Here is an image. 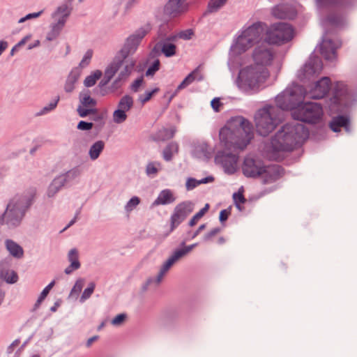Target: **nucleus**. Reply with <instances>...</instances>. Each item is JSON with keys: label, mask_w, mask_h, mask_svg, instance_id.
Instances as JSON below:
<instances>
[{"label": "nucleus", "mask_w": 357, "mask_h": 357, "mask_svg": "<svg viewBox=\"0 0 357 357\" xmlns=\"http://www.w3.org/2000/svg\"><path fill=\"white\" fill-rule=\"evenodd\" d=\"M143 81L144 79L142 77L138 78L136 80H135L133 83L131 84V90L134 92L138 91L139 87L142 86L143 83Z\"/></svg>", "instance_id": "obj_62"}, {"label": "nucleus", "mask_w": 357, "mask_h": 357, "mask_svg": "<svg viewBox=\"0 0 357 357\" xmlns=\"http://www.w3.org/2000/svg\"><path fill=\"white\" fill-rule=\"evenodd\" d=\"M266 28L265 23L257 22L243 30L233 47V51L236 54H241L255 44L259 45L266 31Z\"/></svg>", "instance_id": "obj_4"}, {"label": "nucleus", "mask_w": 357, "mask_h": 357, "mask_svg": "<svg viewBox=\"0 0 357 357\" xmlns=\"http://www.w3.org/2000/svg\"><path fill=\"white\" fill-rule=\"evenodd\" d=\"M92 56H93V51L91 50H87L79 63L80 67L84 68V67L87 66L91 61Z\"/></svg>", "instance_id": "obj_52"}, {"label": "nucleus", "mask_w": 357, "mask_h": 357, "mask_svg": "<svg viewBox=\"0 0 357 357\" xmlns=\"http://www.w3.org/2000/svg\"><path fill=\"white\" fill-rule=\"evenodd\" d=\"M211 105L215 112H218L220 110L222 103L220 102V98H215L211 102Z\"/></svg>", "instance_id": "obj_59"}, {"label": "nucleus", "mask_w": 357, "mask_h": 357, "mask_svg": "<svg viewBox=\"0 0 357 357\" xmlns=\"http://www.w3.org/2000/svg\"><path fill=\"white\" fill-rule=\"evenodd\" d=\"M104 146L105 144L102 141H98L95 142L89 149V154L91 159L93 160L97 159L102 151Z\"/></svg>", "instance_id": "obj_36"}, {"label": "nucleus", "mask_w": 357, "mask_h": 357, "mask_svg": "<svg viewBox=\"0 0 357 357\" xmlns=\"http://www.w3.org/2000/svg\"><path fill=\"white\" fill-rule=\"evenodd\" d=\"M214 178L212 176H208L199 181L190 178L187 180L185 186L188 190H191L198 186L199 184L212 182Z\"/></svg>", "instance_id": "obj_38"}, {"label": "nucleus", "mask_w": 357, "mask_h": 357, "mask_svg": "<svg viewBox=\"0 0 357 357\" xmlns=\"http://www.w3.org/2000/svg\"><path fill=\"white\" fill-rule=\"evenodd\" d=\"M209 208V204H206L205 206L197 213L189 221L190 227L195 226L197 222L204 215Z\"/></svg>", "instance_id": "obj_41"}, {"label": "nucleus", "mask_w": 357, "mask_h": 357, "mask_svg": "<svg viewBox=\"0 0 357 357\" xmlns=\"http://www.w3.org/2000/svg\"><path fill=\"white\" fill-rule=\"evenodd\" d=\"M227 0H211L208 4V10L210 12H215L221 8Z\"/></svg>", "instance_id": "obj_50"}, {"label": "nucleus", "mask_w": 357, "mask_h": 357, "mask_svg": "<svg viewBox=\"0 0 357 357\" xmlns=\"http://www.w3.org/2000/svg\"><path fill=\"white\" fill-rule=\"evenodd\" d=\"M84 285V280L82 278L78 279L76 282L75 285L73 286L70 296H77L79 295V294L81 292L83 287Z\"/></svg>", "instance_id": "obj_44"}, {"label": "nucleus", "mask_w": 357, "mask_h": 357, "mask_svg": "<svg viewBox=\"0 0 357 357\" xmlns=\"http://www.w3.org/2000/svg\"><path fill=\"white\" fill-rule=\"evenodd\" d=\"M101 76L102 72L100 70H95L91 75H89L85 78L84 81V86L86 87L93 86V85H95L96 82L101 77Z\"/></svg>", "instance_id": "obj_39"}, {"label": "nucleus", "mask_w": 357, "mask_h": 357, "mask_svg": "<svg viewBox=\"0 0 357 357\" xmlns=\"http://www.w3.org/2000/svg\"><path fill=\"white\" fill-rule=\"evenodd\" d=\"M148 31L149 29H145L144 28H142L137 30L135 33L128 38L123 50H122L123 56H128L129 54H133L136 51L142 39L146 36Z\"/></svg>", "instance_id": "obj_15"}, {"label": "nucleus", "mask_w": 357, "mask_h": 357, "mask_svg": "<svg viewBox=\"0 0 357 357\" xmlns=\"http://www.w3.org/2000/svg\"><path fill=\"white\" fill-rule=\"evenodd\" d=\"M79 75L80 73L77 69H73L71 70L66 79L64 86V89L66 92L70 93L73 91L75 89V84L77 82Z\"/></svg>", "instance_id": "obj_29"}, {"label": "nucleus", "mask_w": 357, "mask_h": 357, "mask_svg": "<svg viewBox=\"0 0 357 357\" xmlns=\"http://www.w3.org/2000/svg\"><path fill=\"white\" fill-rule=\"evenodd\" d=\"M193 153L195 157L202 159L211 158L212 149L206 143H200L195 146Z\"/></svg>", "instance_id": "obj_27"}, {"label": "nucleus", "mask_w": 357, "mask_h": 357, "mask_svg": "<svg viewBox=\"0 0 357 357\" xmlns=\"http://www.w3.org/2000/svg\"><path fill=\"white\" fill-rule=\"evenodd\" d=\"M125 79H126L121 77L120 76L118 75V77L112 82V84L110 86L111 91L114 92V91H116L117 89H119L122 86L123 82Z\"/></svg>", "instance_id": "obj_56"}, {"label": "nucleus", "mask_w": 357, "mask_h": 357, "mask_svg": "<svg viewBox=\"0 0 357 357\" xmlns=\"http://www.w3.org/2000/svg\"><path fill=\"white\" fill-rule=\"evenodd\" d=\"M294 36V30L291 26L287 23L280 22L272 24L269 28H266L265 41L270 44H283Z\"/></svg>", "instance_id": "obj_9"}, {"label": "nucleus", "mask_w": 357, "mask_h": 357, "mask_svg": "<svg viewBox=\"0 0 357 357\" xmlns=\"http://www.w3.org/2000/svg\"><path fill=\"white\" fill-rule=\"evenodd\" d=\"M66 182V176L61 175L56 178L50 185L47 190V195L49 197H53Z\"/></svg>", "instance_id": "obj_28"}, {"label": "nucleus", "mask_w": 357, "mask_h": 357, "mask_svg": "<svg viewBox=\"0 0 357 357\" xmlns=\"http://www.w3.org/2000/svg\"><path fill=\"white\" fill-rule=\"evenodd\" d=\"M140 202L139 197H132L129 202L127 203L126 206V210L128 212L132 211Z\"/></svg>", "instance_id": "obj_53"}, {"label": "nucleus", "mask_w": 357, "mask_h": 357, "mask_svg": "<svg viewBox=\"0 0 357 357\" xmlns=\"http://www.w3.org/2000/svg\"><path fill=\"white\" fill-rule=\"evenodd\" d=\"M281 111L275 106L268 105L259 109L255 116V121L257 131L262 136L271 132L281 121Z\"/></svg>", "instance_id": "obj_6"}, {"label": "nucleus", "mask_w": 357, "mask_h": 357, "mask_svg": "<svg viewBox=\"0 0 357 357\" xmlns=\"http://www.w3.org/2000/svg\"><path fill=\"white\" fill-rule=\"evenodd\" d=\"M135 65V61L127 56H123V59H114L106 68L100 85L102 86L107 85L117 72H119V76L126 79L131 73Z\"/></svg>", "instance_id": "obj_7"}, {"label": "nucleus", "mask_w": 357, "mask_h": 357, "mask_svg": "<svg viewBox=\"0 0 357 357\" xmlns=\"http://www.w3.org/2000/svg\"><path fill=\"white\" fill-rule=\"evenodd\" d=\"M233 199L234 202L235 203L236 206L239 209L241 210V204H243L245 202L246 199H245L243 192H240V190L234 193L233 195Z\"/></svg>", "instance_id": "obj_51"}, {"label": "nucleus", "mask_w": 357, "mask_h": 357, "mask_svg": "<svg viewBox=\"0 0 357 357\" xmlns=\"http://www.w3.org/2000/svg\"><path fill=\"white\" fill-rule=\"evenodd\" d=\"M176 131V128L174 126L169 128H162L155 134V139L165 141L172 139L174 136Z\"/></svg>", "instance_id": "obj_33"}, {"label": "nucleus", "mask_w": 357, "mask_h": 357, "mask_svg": "<svg viewBox=\"0 0 357 357\" xmlns=\"http://www.w3.org/2000/svg\"><path fill=\"white\" fill-rule=\"evenodd\" d=\"M337 47L338 45H336L331 40L324 39L320 45V52L326 59L333 60L336 56Z\"/></svg>", "instance_id": "obj_23"}, {"label": "nucleus", "mask_w": 357, "mask_h": 357, "mask_svg": "<svg viewBox=\"0 0 357 357\" xmlns=\"http://www.w3.org/2000/svg\"><path fill=\"white\" fill-rule=\"evenodd\" d=\"M283 169L279 165L264 166L261 177L263 183L268 184L276 181L283 175Z\"/></svg>", "instance_id": "obj_17"}, {"label": "nucleus", "mask_w": 357, "mask_h": 357, "mask_svg": "<svg viewBox=\"0 0 357 357\" xmlns=\"http://www.w3.org/2000/svg\"><path fill=\"white\" fill-rule=\"evenodd\" d=\"M349 119L344 116H338L332 119L330 123V128L334 132H339L342 127L348 130Z\"/></svg>", "instance_id": "obj_31"}, {"label": "nucleus", "mask_w": 357, "mask_h": 357, "mask_svg": "<svg viewBox=\"0 0 357 357\" xmlns=\"http://www.w3.org/2000/svg\"><path fill=\"white\" fill-rule=\"evenodd\" d=\"M77 111L79 116L82 118L86 117L89 114H97L96 109L87 107L82 105H80L78 106Z\"/></svg>", "instance_id": "obj_42"}, {"label": "nucleus", "mask_w": 357, "mask_h": 357, "mask_svg": "<svg viewBox=\"0 0 357 357\" xmlns=\"http://www.w3.org/2000/svg\"><path fill=\"white\" fill-rule=\"evenodd\" d=\"M133 102V98L130 96L126 95L120 99L118 108L127 112L132 107Z\"/></svg>", "instance_id": "obj_37"}, {"label": "nucleus", "mask_w": 357, "mask_h": 357, "mask_svg": "<svg viewBox=\"0 0 357 357\" xmlns=\"http://www.w3.org/2000/svg\"><path fill=\"white\" fill-rule=\"evenodd\" d=\"M55 284L54 281L51 282L41 292L40 296L38 297L36 306L38 307L40 305V303L43 302V301L46 298L47 294H49L50 291L52 289V288L54 287Z\"/></svg>", "instance_id": "obj_46"}, {"label": "nucleus", "mask_w": 357, "mask_h": 357, "mask_svg": "<svg viewBox=\"0 0 357 357\" xmlns=\"http://www.w3.org/2000/svg\"><path fill=\"white\" fill-rule=\"evenodd\" d=\"M330 88L331 81L328 77H325L318 81L308 93H304V96H307L310 98L320 99L328 93Z\"/></svg>", "instance_id": "obj_16"}, {"label": "nucleus", "mask_w": 357, "mask_h": 357, "mask_svg": "<svg viewBox=\"0 0 357 357\" xmlns=\"http://www.w3.org/2000/svg\"><path fill=\"white\" fill-rule=\"evenodd\" d=\"M321 70V61L318 59L309 61L303 68L304 76L307 78L316 73H319Z\"/></svg>", "instance_id": "obj_26"}, {"label": "nucleus", "mask_w": 357, "mask_h": 357, "mask_svg": "<svg viewBox=\"0 0 357 357\" xmlns=\"http://www.w3.org/2000/svg\"><path fill=\"white\" fill-rule=\"evenodd\" d=\"M194 204L192 202H183L176 206L171 215V231L176 228L193 211Z\"/></svg>", "instance_id": "obj_13"}, {"label": "nucleus", "mask_w": 357, "mask_h": 357, "mask_svg": "<svg viewBox=\"0 0 357 357\" xmlns=\"http://www.w3.org/2000/svg\"><path fill=\"white\" fill-rule=\"evenodd\" d=\"M93 124L92 123L81 121L77 125V129L81 130H89L93 128Z\"/></svg>", "instance_id": "obj_60"}, {"label": "nucleus", "mask_w": 357, "mask_h": 357, "mask_svg": "<svg viewBox=\"0 0 357 357\" xmlns=\"http://www.w3.org/2000/svg\"><path fill=\"white\" fill-rule=\"evenodd\" d=\"M2 278L9 284H14L18 280L17 274L11 270H7L1 273Z\"/></svg>", "instance_id": "obj_40"}, {"label": "nucleus", "mask_w": 357, "mask_h": 357, "mask_svg": "<svg viewBox=\"0 0 357 357\" xmlns=\"http://www.w3.org/2000/svg\"><path fill=\"white\" fill-rule=\"evenodd\" d=\"M275 57L273 48L266 41L257 45L252 54L254 64L266 68L272 63Z\"/></svg>", "instance_id": "obj_12"}, {"label": "nucleus", "mask_w": 357, "mask_h": 357, "mask_svg": "<svg viewBox=\"0 0 357 357\" xmlns=\"http://www.w3.org/2000/svg\"><path fill=\"white\" fill-rule=\"evenodd\" d=\"M199 75V77L197 78L199 80L202 79V76L199 75V69L197 68L195 70H193L192 73H190L183 81L178 86L177 91L181 90L186 86H188L190 84H191L194 80H195Z\"/></svg>", "instance_id": "obj_35"}, {"label": "nucleus", "mask_w": 357, "mask_h": 357, "mask_svg": "<svg viewBox=\"0 0 357 357\" xmlns=\"http://www.w3.org/2000/svg\"><path fill=\"white\" fill-rule=\"evenodd\" d=\"M220 142L227 151L234 153L218 152L215 158L225 172L232 174L238 167V152L243 151L253 137L251 123L243 117H235L229 121L220 130Z\"/></svg>", "instance_id": "obj_1"}, {"label": "nucleus", "mask_w": 357, "mask_h": 357, "mask_svg": "<svg viewBox=\"0 0 357 357\" xmlns=\"http://www.w3.org/2000/svg\"><path fill=\"white\" fill-rule=\"evenodd\" d=\"M176 39V36H169L158 43L155 48L160 50L166 57L173 56L176 54V46L174 44Z\"/></svg>", "instance_id": "obj_21"}, {"label": "nucleus", "mask_w": 357, "mask_h": 357, "mask_svg": "<svg viewBox=\"0 0 357 357\" xmlns=\"http://www.w3.org/2000/svg\"><path fill=\"white\" fill-rule=\"evenodd\" d=\"M185 0H169L165 6V13L171 16L176 17L187 10Z\"/></svg>", "instance_id": "obj_22"}, {"label": "nucleus", "mask_w": 357, "mask_h": 357, "mask_svg": "<svg viewBox=\"0 0 357 357\" xmlns=\"http://www.w3.org/2000/svg\"><path fill=\"white\" fill-rule=\"evenodd\" d=\"M126 317V314H119L112 320L111 323L114 326H120L125 321Z\"/></svg>", "instance_id": "obj_57"}, {"label": "nucleus", "mask_w": 357, "mask_h": 357, "mask_svg": "<svg viewBox=\"0 0 357 357\" xmlns=\"http://www.w3.org/2000/svg\"><path fill=\"white\" fill-rule=\"evenodd\" d=\"M180 259L181 257H178V255L176 252V251H174V253L161 266L155 278L149 280L148 282H155L156 284H159L162 281L164 277L166 275L172 266Z\"/></svg>", "instance_id": "obj_19"}, {"label": "nucleus", "mask_w": 357, "mask_h": 357, "mask_svg": "<svg viewBox=\"0 0 357 357\" xmlns=\"http://www.w3.org/2000/svg\"><path fill=\"white\" fill-rule=\"evenodd\" d=\"M95 287H96V284L94 282H91L89 284V287L84 289V291L80 298V302L82 303V302L85 301L86 299H88L89 298H90L91 294L93 293Z\"/></svg>", "instance_id": "obj_49"}, {"label": "nucleus", "mask_w": 357, "mask_h": 357, "mask_svg": "<svg viewBox=\"0 0 357 357\" xmlns=\"http://www.w3.org/2000/svg\"><path fill=\"white\" fill-rule=\"evenodd\" d=\"M127 119V114L123 110L117 109L113 113V121L116 123H122Z\"/></svg>", "instance_id": "obj_43"}, {"label": "nucleus", "mask_w": 357, "mask_h": 357, "mask_svg": "<svg viewBox=\"0 0 357 357\" xmlns=\"http://www.w3.org/2000/svg\"><path fill=\"white\" fill-rule=\"evenodd\" d=\"M161 167V164L158 162H149L146 169L148 175L156 174Z\"/></svg>", "instance_id": "obj_47"}, {"label": "nucleus", "mask_w": 357, "mask_h": 357, "mask_svg": "<svg viewBox=\"0 0 357 357\" xmlns=\"http://www.w3.org/2000/svg\"><path fill=\"white\" fill-rule=\"evenodd\" d=\"M269 77L267 68L255 64L241 70L238 75L239 85L244 89H258Z\"/></svg>", "instance_id": "obj_5"}, {"label": "nucleus", "mask_w": 357, "mask_h": 357, "mask_svg": "<svg viewBox=\"0 0 357 357\" xmlns=\"http://www.w3.org/2000/svg\"><path fill=\"white\" fill-rule=\"evenodd\" d=\"M308 137V131L302 123L294 121L287 123L271 139L268 147L271 160H281L284 152L291 151L301 145Z\"/></svg>", "instance_id": "obj_2"}, {"label": "nucleus", "mask_w": 357, "mask_h": 357, "mask_svg": "<svg viewBox=\"0 0 357 357\" xmlns=\"http://www.w3.org/2000/svg\"><path fill=\"white\" fill-rule=\"evenodd\" d=\"M160 61L156 59L154 61L153 64L147 69L146 72V76H152L155 74L156 71H158L160 68Z\"/></svg>", "instance_id": "obj_54"}, {"label": "nucleus", "mask_w": 357, "mask_h": 357, "mask_svg": "<svg viewBox=\"0 0 357 357\" xmlns=\"http://www.w3.org/2000/svg\"><path fill=\"white\" fill-rule=\"evenodd\" d=\"M6 247L10 254L16 258H21L23 256L24 251L22 248L12 240L6 241Z\"/></svg>", "instance_id": "obj_32"}, {"label": "nucleus", "mask_w": 357, "mask_h": 357, "mask_svg": "<svg viewBox=\"0 0 357 357\" xmlns=\"http://www.w3.org/2000/svg\"><path fill=\"white\" fill-rule=\"evenodd\" d=\"M180 259L181 257H178V255L176 252V251H174V253L161 266L155 278L149 280L148 282H155L156 284H159L162 281L164 277L166 275L172 266Z\"/></svg>", "instance_id": "obj_20"}, {"label": "nucleus", "mask_w": 357, "mask_h": 357, "mask_svg": "<svg viewBox=\"0 0 357 357\" xmlns=\"http://www.w3.org/2000/svg\"><path fill=\"white\" fill-rule=\"evenodd\" d=\"M34 195L35 190L32 189L29 195H17L13 197L0 218V224L6 225L9 227L18 226L26 209L31 205Z\"/></svg>", "instance_id": "obj_3"}, {"label": "nucleus", "mask_w": 357, "mask_h": 357, "mask_svg": "<svg viewBox=\"0 0 357 357\" xmlns=\"http://www.w3.org/2000/svg\"><path fill=\"white\" fill-rule=\"evenodd\" d=\"M273 15L278 19H292L296 15V12L289 5H278L272 10Z\"/></svg>", "instance_id": "obj_24"}, {"label": "nucleus", "mask_w": 357, "mask_h": 357, "mask_svg": "<svg viewBox=\"0 0 357 357\" xmlns=\"http://www.w3.org/2000/svg\"><path fill=\"white\" fill-rule=\"evenodd\" d=\"M68 259L70 264L65 269L64 272L68 275L70 274L73 271L77 270L80 267L78 251L77 249L73 248L69 251L68 255Z\"/></svg>", "instance_id": "obj_25"}, {"label": "nucleus", "mask_w": 357, "mask_h": 357, "mask_svg": "<svg viewBox=\"0 0 357 357\" xmlns=\"http://www.w3.org/2000/svg\"><path fill=\"white\" fill-rule=\"evenodd\" d=\"M180 259L181 257H178V255L176 252V251H174V253L161 266L155 278L149 280L148 282H155L156 284H159L162 281L164 277L166 275L172 266Z\"/></svg>", "instance_id": "obj_18"}, {"label": "nucleus", "mask_w": 357, "mask_h": 357, "mask_svg": "<svg viewBox=\"0 0 357 357\" xmlns=\"http://www.w3.org/2000/svg\"><path fill=\"white\" fill-rule=\"evenodd\" d=\"M42 13H43V10L39 11L38 13H33L28 14L25 17H22L21 19H20L19 20V23H22L24 22H25L26 20H30V19H32V18H36V17H39Z\"/></svg>", "instance_id": "obj_63"}, {"label": "nucleus", "mask_w": 357, "mask_h": 357, "mask_svg": "<svg viewBox=\"0 0 357 357\" xmlns=\"http://www.w3.org/2000/svg\"><path fill=\"white\" fill-rule=\"evenodd\" d=\"M303 98L304 89L302 86H296L293 89H287L276 97V107L280 111V109L282 110L289 109L292 112Z\"/></svg>", "instance_id": "obj_10"}, {"label": "nucleus", "mask_w": 357, "mask_h": 357, "mask_svg": "<svg viewBox=\"0 0 357 357\" xmlns=\"http://www.w3.org/2000/svg\"><path fill=\"white\" fill-rule=\"evenodd\" d=\"M59 100V98L58 97L54 102H50L48 106L45 107L40 114H44L51 110H53L57 105V103Z\"/></svg>", "instance_id": "obj_58"}, {"label": "nucleus", "mask_w": 357, "mask_h": 357, "mask_svg": "<svg viewBox=\"0 0 357 357\" xmlns=\"http://www.w3.org/2000/svg\"><path fill=\"white\" fill-rule=\"evenodd\" d=\"M159 89L158 88H155L151 91H146L144 93L141 94L138 100L144 105L146 102L151 100V98L153 97L154 94H155Z\"/></svg>", "instance_id": "obj_45"}, {"label": "nucleus", "mask_w": 357, "mask_h": 357, "mask_svg": "<svg viewBox=\"0 0 357 357\" xmlns=\"http://www.w3.org/2000/svg\"><path fill=\"white\" fill-rule=\"evenodd\" d=\"M220 231V228H214V229H211L209 232H208L204 236V240L205 241L210 240L212 237L217 235Z\"/></svg>", "instance_id": "obj_64"}, {"label": "nucleus", "mask_w": 357, "mask_h": 357, "mask_svg": "<svg viewBox=\"0 0 357 357\" xmlns=\"http://www.w3.org/2000/svg\"><path fill=\"white\" fill-rule=\"evenodd\" d=\"M196 245L197 243H195L188 246H185L183 248L176 250L175 251L178 255V257H181V259H182L187 254H188Z\"/></svg>", "instance_id": "obj_55"}, {"label": "nucleus", "mask_w": 357, "mask_h": 357, "mask_svg": "<svg viewBox=\"0 0 357 357\" xmlns=\"http://www.w3.org/2000/svg\"><path fill=\"white\" fill-rule=\"evenodd\" d=\"M81 105L87 107H94L96 104V101L92 98L89 94H84L80 97Z\"/></svg>", "instance_id": "obj_48"}, {"label": "nucleus", "mask_w": 357, "mask_h": 357, "mask_svg": "<svg viewBox=\"0 0 357 357\" xmlns=\"http://www.w3.org/2000/svg\"><path fill=\"white\" fill-rule=\"evenodd\" d=\"M264 166L260 160L246 157L242 166L243 173L247 177H257L261 174Z\"/></svg>", "instance_id": "obj_14"}, {"label": "nucleus", "mask_w": 357, "mask_h": 357, "mask_svg": "<svg viewBox=\"0 0 357 357\" xmlns=\"http://www.w3.org/2000/svg\"><path fill=\"white\" fill-rule=\"evenodd\" d=\"M291 115L294 119L298 121L315 123L321 119L323 109L321 105L317 102L303 103L299 102Z\"/></svg>", "instance_id": "obj_8"}, {"label": "nucleus", "mask_w": 357, "mask_h": 357, "mask_svg": "<svg viewBox=\"0 0 357 357\" xmlns=\"http://www.w3.org/2000/svg\"><path fill=\"white\" fill-rule=\"evenodd\" d=\"M178 144L172 142L167 145L162 151V157L165 160L170 161L173 156L178 152Z\"/></svg>", "instance_id": "obj_34"}, {"label": "nucleus", "mask_w": 357, "mask_h": 357, "mask_svg": "<svg viewBox=\"0 0 357 357\" xmlns=\"http://www.w3.org/2000/svg\"><path fill=\"white\" fill-rule=\"evenodd\" d=\"M175 198L169 190H162L154 201L153 205H165L174 202Z\"/></svg>", "instance_id": "obj_30"}, {"label": "nucleus", "mask_w": 357, "mask_h": 357, "mask_svg": "<svg viewBox=\"0 0 357 357\" xmlns=\"http://www.w3.org/2000/svg\"><path fill=\"white\" fill-rule=\"evenodd\" d=\"M192 35H193L192 31L190 29H188V30L180 32L179 33H178L176 36H177V38H183L185 40H188L191 38V36Z\"/></svg>", "instance_id": "obj_61"}, {"label": "nucleus", "mask_w": 357, "mask_h": 357, "mask_svg": "<svg viewBox=\"0 0 357 357\" xmlns=\"http://www.w3.org/2000/svg\"><path fill=\"white\" fill-rule=\"evenodd\" d=\"M71 9L66 4L61 5L58 7L55 13L53 14V17L56 22L53 23L51 26V30L47 35V40H52L55 39L60 33L68 17L70 15Z\"/></svg>", "instance_id": "obj_11"}]
</instances>
